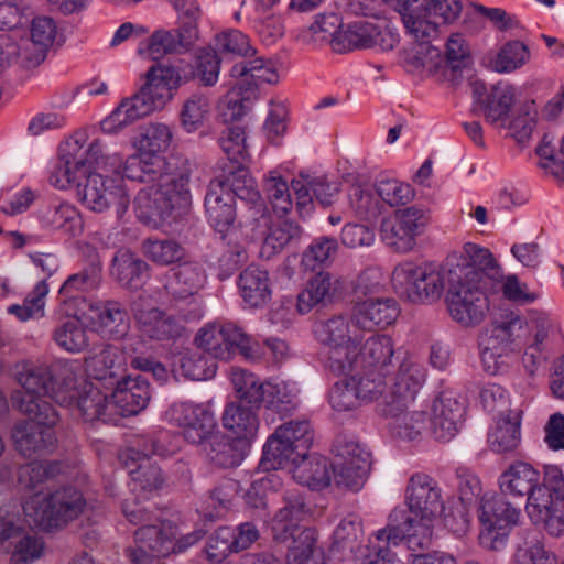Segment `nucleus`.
<instances>
[{"label":"nucleus","instance_id":"1","mask_svg":"<svg viewBox=\"0 0 564 564\" xmlns=\"http://www.w3.org/2000/svg\"><path fill=\"white\" fill-rule=\"evenodd\" d=\"M425 380L424 368L411 361H403L394 382L383 400L377 405L378 413L388 420L391 434L402 441H415L426 425L424 411H409Z\"/></svg>","mask_w":564,"mask_h":564},{"label":"nucleus","instance_id":"2","mask_svg":"<svg viewBox=\"0 0 564 564\" xmlns=\"http://www.w3.org/2000/svg\"><path fill=\"white\" fill-rule=\"evenodd\" d=\"M144 83L131 97L123 98L100 122L105 133H117L126 127L161 110L173 99L176 72L170 66H151L143 75Z\"/></svg>","mask_w":564,"mask_h":564},{"label":"nucleus","instance_id":"3","mask_svg":"<svg viewBox=\"0 0 564 564\" xmlns=\"http://www.w3.org/2000/svg\"><path fill=\"white\" fill-rule=\"evenodd\" d=\"M19 411L28 420L18 421L12 429L15 449L23 457L43 456L54 451L57 438L54 426L59 422V414L52 403L39 400L21 399Z\"/></svg>","mask_w":564,"mask_h":564},{"label":"nucleus","instance_id":"4","mask_svg":"<svg viewBox=\"0 0 564 564\" xmlns=\"http://www.w3.org/2000/svg\"><path fill=\"white\" fill-rule=\"evenodd\" d=\"M529 323L518 313L509 312L495 319L478 336L484 370L496 375L502 358L520 349L529 337Z\"/></svg>","mask_w":564,"mask_h":564},{"label":"nucleus","instance_id":"5","mask_svg":"<svg viewBox=\"0 0 564 564\" xmlns=\"http://www.w3.org/2000/svg\"><path fill=\"white\" fill-rule=\"evenodd\" d=\"M451 259L443 265L434 262L416 263L405 260L392 271L391 282L394 291L412 303L438 300L448 286Z\"/></svg>","mask_w":564,"mask_h":564},{"label":"nucleus","instance_id":"6","mask_svg":"<svg viewBox=\"0 0 564 564\" xmlns=\"http://www.w3.org/2000/svg\"><path fill=\"white\" fill-rule=\"evenodd\" d=\"M54 402L61 406L76 410L87 422L102 421L115 423L110 394L101 390L98 383L77 380L69 368H64L58 390H54Z\"/></svg>","mask_w":564,"mask_h":564},{"label":"nucleus","instance_id":"7","mask_svg":"<svg viewBox=\"0 0 564 564\" xmlns=\"http://www.w3.org/2000/svg\"><path fill=\"white\" fill-rule=\"evenodd\" d=\"M87 508L84 494L74 486H63L41 500L32 499L23 505L25 517L45 531L62 529L77 519Z\"/></svg>","mask_w":564,"mask_h":564},{"label":"nucleus","instance_id":"8","mask_svg":"<svg viewBox=\"0 0 564 564\" xmlns=\"http://www.w3.org/2000/svg\"><path fill=\"white\" fill-rule=\"evenodd\" d=\"M462 2H391L405 33L414 41H433L441 22L454 21L462 11Z\"/></svg>","mask_w":564,"mask_h":564},{"label":"nucleus","instance_id":"9","mask_svg":"<svg viewBox=\"0 0 564 564\" xmlns=\"http://www.w3.org/2000/svg\"><path fill=\"white\" fill-rule=\"evenodd\" d=\"M313 443V431L307 420H291L280 425L263 446L260 466L276 470L289 462L305 456Z\"/></svg>","mask_w":564,"mask_h":564},{"label":"nucleus","instance_id":"10","mask_svg":"<svg viewBox=\"0 0 564 564\" xmlns=\"http://www.w3.org/2000/svg\"><path fill=\"white\" fill-rule=\"evenodd\" d=\"M480 523L479 542L489 550L501 549L521 518V509L513 506L505 495L486 492L477 508Z\"/></svg>","mask_w":564,"mask_h":564},{"label":"nucleus","instance_id":"11","mask_svg":"<svg viewBox=\"0 0 564 564\" xmlns=\"http://www.w3.org/2000/svg\"><path fill=\"white\" fill-rule=\"evenodd\" d=\"M176 171L160 178L155 187L142 189L134 198L140 223L166 234H173L176 223Z\"/></svg>","mask_w":564,"mask_h":564},{"label":"nucleus","instance_id":"12","mask_svg":"<svg viewBox=\"0 0 564 564\" xmlns=\"http://www.w3.org/2000/svg\"><path fill=\"white\" fill-rule=\"evenodd\" d=\"M198 349L215 359L229 360L239 352L247 360H258L261 349L258 343L234 323H212L200 328L195 337Z\"/></svg>","mask_w":564,"mask_h":564},{"label":"nucleus","instance_id":"13","mask_svg":"<svg viewBox=\"0 0 564 564\" xmlns=\"http://www.w3.org/2000/svg\"><path fill=\"white\" fill-rule=\"evenodd\" d=\"M498 290L448 278L446 304L451 317L463 327L479 325L489 312V294Z\"/></svg>","mask_w":564,"mask_h":564},{"label":"nucleus","instance_id":"14","mask_svg":"<svg viewBox=\"0 0 564 564\" xmlns=\"http://www.w3.org/2000/svg\"><path fill=\"white\" fill-rule=\"evenodd\" d=\"M85 182H76L83 204L95 213L115 209L117 218H122L130 205V196L120 175L106 176L89 172L83 176Z\"/></svg>","mask_w":564,"mask_h":564},{"label":"nucleus","instance_id":"15","mask_svg":"<svg viewBox=\"0 0 564 564\" xmlns=\"http://www.w3.org/2000/svg\"><path fill=\"white\" fill-rule=\"evenodd\" d=\"M335 460L330 465L337 487L358 491L370 470L371 455L355 438L339 435L334 444Z\"/></svg>","mask_w":564,"mask_h":564},{"label":"nucleus","instance_id":"16","mask_svg":"<svg viewBox=\"0 0 564 564\" xmlns=\"http://www.w3.org/2000/svg\"><path fill=\"white\" fill-rule=\"evenodd\" d=\"M448 278L499 289L502 269L489 249L468 242L464 246L460 260H451Z\"/></svg>","mask_w":564,"mask_h":564},{"label":"nucleus","instance_id":"17","mask_svg":"<svg viewBox=\"0 0 564 564\" xmlns=\"http://www.w3.org/2000/svg\"><path fill=\"white\" fill-rule=\"evenodd\" d=\"M210 183H221L223 192L231 194L232 200L239 198L249 205V215L246 217V223L252 218L258 226L265 227L269 224L268 212L261 199L257 183L248 169L241 163L227 164L221 174L213 178Z\"/></svg>","mask_w":564,"mask_h":564},{"label":"nucleus","instance_id":"18","mask_svg":"<svg viewBox=\"0 0 564 564\" xmlns=\"http://www.w3.org/2000/svg\"><path fill=\"white\" fill-rule=\"evenodd\" d=\"M134 546L126 550L132 564H160V557L176 551L175 527L167 520L160 525L140 527L134 532Z\"/></svg>","mask_w":564,"mask_h":564},{"label":"nucleus","instance_id":"19","mask_svg":"<svg viewBox=\"0 0 564 564\" xmlns=\"http://www.w3.org/2000/svg\"><path fill=\"white\" fill-rule=\"evenodd\" d=\"M436 519H421L413 514L403 517V511L394 510L389 523L375 533L376 541L398 545L404 542L409 550L419 551L432 544L434 522Z\"/></svg>","mask_w":564,"mask_h":564},{"label":"nucleus","instance_id":"20","mask_svg":"<svg viewBox=\"0 0 564 564\" xmlns=\"http://www.w3.org/2000/svg\"><path fill=\"white\" fill-rule=\"evenodd\" d=\"M400 42V35L395 29L384 28L357 20L349 22L347 26L332 41V48L337 53H346L354 50L378 47L381 51H391Z\"/></svg>","mask_w":564,"mask_h":564},{"label":"nucleus","instance_id":"21","mask_svg":"<svg viewBox=\"0 0 564 564\" xmlns=\"http://www.w3.org/2000/svg\"><path fill=\"white\" fill-rule=\"evenodd\" d=\"M85 142V134L76 133L59 147V155L64 161L59 171H63L64 178L56 177L53 182L62 189L91 172V166L98 164L101 158L102 147L98 140H94L86 149Z\"/></svg>","mask_w":564,"mask_h":564},{"label":"nucleus","instance_id":"22","mask_svg":"<svg viewBox=\"0 0 564 564\" xmlns=\"http://www.w3.org/2000/svg\"><path fill=\"white\" fill-rule=\"evenodd\" d=\"M405 502L409 512L429 521L443 514L445 502L438 482L427 474L416 473L408 481Z\"/></svg>","mask_w":564,"mask_h":564},{"label":"nucleus","instance_id":"23","mask_svg":"<svg viewBox=\"0 0 564 564\" xmlns=\"http://www.w3.org/2000/svg\"><path fill=\"white\" fill-rule=\"evenodd\" d=\"M55 377L54 370L47 365L24 362L17 372V380L24 392L14 391L12 393L13 405L19 410L21 399L39 400L43 403H51L50 400L54 401V390H58L61 384L56 382Z\"/></svg>","mask_w":564,"mask_h":564},{"label":"nucleus","instance_id":"24","mask_svg":"<svg viewBox=\"0 0 564 564\" xmlns=\"http://www.w3.org/2000/svg\"><path fill=\"white\" fill-rule=\"evenodd\" d=\"M204 281L202 265L178 256V316L186 322L199 321L203 316L200 303L195 295Z\"/></svg>","mask_w":564,"mask_h":564},{"label":"nucleus","instance_id":"25","mask_svg":"<svg viewBox=\"0 0 564 564\" xmlns=\"http://www.w3.org/2000/svg\"><path fill=\"white\" fill-rule=\"evenodd\" d=\"M116 384L110 393L115 423L119 417L137 415L148 406L151 392L149 380L143 375L127 376Z\"/></svg>","mask_w":564,"mask_h":564},{"label":"nucleus","instance_id":"26","mask_svg":"<svg viewBox=\"0 0 564 564\" xmlns=\"http://www.w3.org/2000/svg\"><path fill=\"white\" fill-rule=\"evenodd\" d=\"M283 216L276 214V219L273 220L268 214L269 224L265 227L258 226L252 218L246 223L247 226L251 227L254 238L263 237L260 256L264 259H271L285 247L299 241L301 238V227L295 221Z\"/></svg>","mask_w":564,"mask_h":564},{"label":"nucleus","instance_id":"27","mask_svg":"<svg viewBox=\"0 0 564 564\" xmlns=\"http://www.w3.org/2000/svg\"><path fill=\"white\" fill-rule=\"evenodd\" d=\"M57 39V25L50 17H36L30 28V40L19 46V63L24 68L37 67Z\"/></svg>","mask_w":564,"mask_h":564},{"label":"nucleus","instance_id":"28","mask_svg":"<svg viewBox=\"0 0 564 564\" xmlns=\"http://www.w3.org/2000/svg\"><path fill=\"white\" fill-rule=\"evenodd\" d=\"M465 405L453 392H442L432 406V433L436 440L451 441L459 431Z\"/></svg>","mask_w":564,"mask_h":564},{"label":"nucleus","instance_id":"29","mask_svg":"<svg viewBox=\"0 0 564 564\" xmlns=\"http://www.w3.org/2000/svg\"><path fill=\"white\" fill-rule=\"evenodd\" d=\"M400 315L398 302L392 297H369L354 306L351 323L354 326L371 332L376 327L384 328L393 324Z\"/></svg>","mask_w":564,"mask_h":564},{"label":"nucleus","instance_id":"30","mask_svg":"<svg viewBox=\"0 0 564 564\" xmlns=\"http://www.w3.org/2000/svg\"><path fill=\"white\" fill-rule=\"evenodd\" d=\"M284 506L272 520L274 541L285 543L300 530L299 523L310 516L303 496L297 490H286L283 495Z\"/></svg>","mask_w":564,"mask_h":564},{"label":"nucleus","instance_id":"31","mask_svg":"<svg viewBox=\"0 0 564 564\" xmlns=\"http://www.w3.org/2000/svg\"><path fill=\"white\" fill-rule=\"evenodd\" d=\"M260 408L258 404L236 401L228 403L221 416L224 429L240 443L249 445L258 434Z\"/></svg>","mask_w":564,"mask_h":564},{"label":"nucleus","instance_id":"32","mask_svg":"<svg viewBox=\"0 0 564 564\" xmlns=\"http://www.w3.org/2000/svg\"><path fill=\"white\" fill-rule=\"evenodd\" d=\"M220 58L213 50L199 48L178 58V84L198 78L204 86H214L219 76Z\"/></svg>","mask_w":564,"mask_h":564},{"label":"nucleus","instance_id":"33","mask_svg":"<svg viewBox=\"0 0 564 564\" xmlns=\"http://www.w3.org/2000/svg\"><path fill=\"white\" fill-rule=\"evenodd\" d=\"M217 427L212 412L202 405L182 403L178 409V434L191 444H203Z\"/></svg>","mask_w":564,"mask_h":564},{"label":"nucleus","instance_id":"34","mask_svg":"<svg viewBox=\"0 0 564 564\" xmlns=\"http://www.w3.org/2000/svg\"><path fill=\"white\" fill-rule=\"evenodd\" d=\"M110 274L122 288L138 291L150 278L149 264L130 250H119L112 259Z\"/></svg>","mask_w":564,"mask_h":564},{"label":"nucleus","instance_id":"35","mask_svg":"<svg viewBox=\"0 0 564 564\" xmlns=\"http://www.w3.org/2000/svg\"><path fill=\"white\" fill-rule=\"evenodd\" d=\"M338 289L339 281L329 272L323 270L317 272L297 294V312L300 314H307L314 307L332 302Z\"/></svg>","mask_w":564,"mask_h":564},{"label":"nucleus","instance_id":"36","mask_svg":"<svg viewBox=\"0 0 564 564\" xmlns=\"http://www.w3.org/2000/svg\"><path fill=\"white\" fill-rule=\"evenodd\" d=\"M176 171V164L169 161L165 156L150 158L141 152L127 158L123 165V175L132 181L150 182L164 178L167 174Z\"/></svg>","mask_w":564,"mask_h":564},{"label":"nucleus","instance_id":"37","mask_svg":"<svg viewBox=\"0 0 564 564\" xmlns=\"http://www.w3.org/2000/svg\"><path fill=\"white\" fill-rule=\"evenodd\" d=\"M219 184L209 183L205 207L209 224L224 236L232 227L237 213L231 194L223 192Z\"/></svg>","mask_w":564,"mask_h":564},{"label":"nucleus","instance_id":"38","mask_svg":"<svg viewBox=\"0 0 564 564\" xmlns=\"http://www.w3.org/2000/svg\"><path fill=\"white\" fill-rule=\"evenodd\" d=\"M133 316L141 327V330L150 338L163 340L173 336L175 323L172 317L165 316L164 312L147 303V300L139 296L132 302Z\"/></svg>","mask_w":564,"mask_h":564},{"label":"nucleus","instance_id":"39","mask_svg":"<svg viewBox=\"0 0 564 564\" xmlns=\"http://www.w3.org/2000/svg\"><path fill=\"white\" fill-rule=\"evenodd\" d=\"M202 445L209 462L223 468H231L240 465L245 458L246 449L249 446L221 432L214 433Z\"/></svg>","mask_w":564,"mask_h":564},{"label":"nucleus","instance_id":"40","mask_svg":"<svg viewBox=\"0 0 564 564\" xmlns=\"http://www.w3.org/2000/svg\"><path fill=\"white\" fill-rule=\"evenodd\" d=\"M540 473L530 464L517 462L512 464L499 478V487L502 495L527 498V506L530 505L532 492L538 489Z\"/></svg>","mask_w":564,"mask_h":564},{"label":"nucleus","instance_id":"41","mask_svg":"<svg viewBox=\"0 0 564 564\" xmlns=\"http://www.w3.org/2000/svg\"><path fill=\"white\" fill-rule=\"evenodd\" d=\"M238 288L245 304L251 308L263 307L271 299L269 273L259 267H247L239 274Z\"/></svg>","mask_w":564,"mask_h":564},{"label":"nucleus","instance_id":"42","mask_svg":"<svg viewBox=\"0 0 564 564\" xmlns=\"http://www.w3.org/2000/svg\"><path fill=\"white\" fill-rule=\"evenodd\" d=\"M525 508L531 522L542 527L549 535L560 538L564 534V501L549 503L545 496L538 494Z\"/></svg>","mask_w":564,"mask_h":564},{"label":"nucleus","instance_id":"43","mask_svg":"<svg viewBox=\"0 0 564 564\" xmlns=\"http://www.w3.org/2000/svg\"><path fill=\"white\" fill-rule=\"evenodd\" d=\"M89 307L94 313L90 318L98 324L105 336L120 339L128 333L129 317L119 302H97L90 304Z\"/></svg>","mask_w":564,"mask_h":564},{"label":"nucleus","instance_id":"44","mask_svg":"<svg viewBox=\"0 0 564 564\" xmlns=\"http://www.w3.org/2000/svg\"><path fill=\"white\" fill-rule=\"evenodd\" d=\"M230 76L239 84L254 86L256 96H258L259 86L261 84H274L279 79L272 61L264 59L263 57L235 64L230 69ZM243 86L246 87V85Z\"/></svg>","mask_w":564,"mask_h":564},{"label":"nucleus","instance_id":"45","mask_svg":"<svg viewBox=\"0 0 564 564\" xmlns=\"http://www.w3.org/2000/svg\"><path fill=\"white\" fill-rule=\"evenodd\" d=\"M88 263L77 273L67 278L59 289L65 296H73L76 292H89L97 289L101 281V261L91 246L86 247Z\"/></svg>","mask_w":564,"mask_h":564},{"label":"nucleus","instance_id":"46","mask_svg":"<svg viewBox=\"0 0 564 564\" xmlns=\"http://www.w3.org/2000/svg\"><path fill=\"white\" fill-rule=\"evenodd\" d=\"M513 102V86L506 82H498L491 86L485 100H481V109L486 120L491 124L505 127Z\"/></svg>","mask_w":564,"mask_h":564},{"label":"nucleus","instance_id":"47","mask_svg":"<svg viewBox=\"0 0 564 564\" xmlns=\"http://www.w3.org/2000/svg\"><path fill=\"white\" fill-rule=\"evenodd\" d=\"M293 478L304 486L321 489L327 487L332 481L329 465L325 457L318 455L300 457L296 462H290Z\"/></svg>","mask_w":564,"mask_h":564},{"label":"nucleus","instance_id":"48","mask_svg":"<svg viewBox=\"0 0 564 564\" xmlns=\"http://www.w3.org/2000/svg\"><path fill=\"white\" fill-rule=\"evenodd\" d=\"M362 369L389 372L394 356L392 338L387 335L370 336L360 348Z\"/></svg>","mask_w":564,"mask_h":564},{"label":"nucleus","instance_id":"49","mask_svg":"<svg viewBox=\"0 0 564 564\" xmlns=\"http://www.w3.org/2000/svg\"><path fill=\"white\" fill-rule=\"evenodd\" d=\"M361 339L327 348L325 366L337 375L348 377L362 369L360 355Z\"/></svg>","mask_w":564,"mask_h":564},{"label":"nucleus","instance_id":"50","mask_svg":"<svg viewBox=\"0 0 564 564\" xmlns=\"http://www.w3.org/2000/svg\"><path fill=\"white\" fill-rule=\"evenodd\" d=\"M235 83L232 89L225 96L219 105V116L224 122L239 120L250 109L258 96L254 95V86H243Z\"/></svg>","mask_w":564,"mask_h":564},{"label":"nucleus","instance_id":"51","mask_svg":"<svg viewBox=\"0 0 564 564\" xmlns=\"http://www.w3.org/2000/svg\"><path fill=\"white\" fill-rule=\"evenodd\" d=\"M172 140V132L163 123H150L142 127L132 143L138 152L150 158L160 156L159 153L167 149Z\"/></svg>","mask_w":564,"mask_h":564},{"label":"nucleus","instance_id":"52","mask_svg":"<svg viewBox=\"0 0 564 564\" xmlns=\"http://www.w3.org/2000/svg\"><path fill=\"white\" fill-rule=\"evenodd\" d=\"M521 440L520 421L518 414L513 417H500L496 426L488 434L489 447L496 453L514 451Z\"/></svg>","mask_w":564,"mask_h":564},{"label":"nucleus","instance_id":"53","mask_svg":"<svg viewBox=\"0 0 564 564\" xmlns=\"http://www.w3.org/2000/svg\"><path fill=\"white\" fill-rule=\"evenodd\" d=\"M176 52V40L172 32L165 30H158L152 35L141 42L138 46L137 53L140 56L150 58L154 62L152 66L158 64L163 66H170L175 72L176 68L170 61L167 63L162 62L166 55H172Z\"/></svg>","mask_w":564,"mask_h":564},{"label":"nucleus","instance_id":"54","mask_svg":"<svg viewBox=\"0 0 564 564\" xmlns=\"http://www.w3.org/2000/svg\"><path fill=\"white\" fill-rule=\"evenodd\" d=\"M338 242L332 237H318L304 250L301 265L306 271H316L329 265L336 257Z\"/></svg>","mask_w":564,"mask_h":564},{"label":"nucleus","instance_id":"55","mask_svg":"<svg viewBox=\"0 0 564 564\" xmlns=\"http://www.w3.org/2000/svg\"><path fill=\"white\" fill-rule=\"evenodd\" d=\"M191 164L188 161L184 163V172L178 174V234L181 231H192L196 228L198 218L195 216L192 200V188L195 186L191 181Z\"/></svg>","mask_w":564,"mask_h":564},{"label":"nucleus","instance_id":"56","mask_svg":"<svg viewBox=\"0 0 564 564\" xmlns=\"http://www.w3.org/2000/svg\"><path fill=\"white\" fill-rule=\"evenodd\" d=\"M349 207L354 215L366 221L376 220L383 210V203L379 199L377 192L352 186L348 194Z\"/></svg>","mask_w":564,"mask_h":564},{"label":"nucleus","instance_id":"57","mask_svg":"<svg viewBox=\"0 0 564 564\" xmlns=\"http://www.w3.org/2000/svg\"><path fill=\"white\" fill-rule=\"evenodd\" d=\"M118 358L119 354L116 347L111 345L102 346L98 352L87 357L85 360L88 377L97 382L113 380L117 376Z\"/></svg>","mask_w":564,"mask_h":564},{"label":"nucleus","instance_id":"58","mask_svg":"<svg viewBox=\"0 0 564 564\" xmlns=\"http://www.w3.org/2000/svg\"><path fill=\"white\" fill-rule=\"evenodd\" d=\"M315 334L321 344L327 348L361 339L351 335L349 322L344 316H333L315 326Z\"/></svg>","mask_w":564,"mask_h":564},{"label":"nucleus","instance_id":"59","mask_svg":"<svg viewBox=\"0 0 564 564\" xmlns=\"http://www.w3.org/2000/svg\"><path fill=\"white\" fill-rule=\"evenodd\" d=\"M391 216L415 247L417 238L425 232L431 221L429 210L416 205L397 209Z\"/></svg>","mask_w":564,"mask_h":564},{"label":"nucleus","instance_id":"60","mask_svg":"<svg viewBox=\"0 0 564 564\" xmlns=\"http://www.w3.org/2000/svg\"><path fill=\"white\" fill-rule=\"evenodd\" d=\"M288 549L286 564H308L317 550L318 533L314 528H303L291 536Z\"/></svg>","mask_w":564,"mask_h":564},{"label":"nucleus","instance_id":"61","mask_svg":"<svg viewBox=\"0 0 564 564\" xmlns=\"http://www.w3.org/2000/svg\"><path fill=\"white\" fill-rule=\"evenodd\" d=\"M530 58L528 45L519 40H511L499 50L494 61V69L498 73H512L528 64Z\"/></svg>","mask_w":564,"mask_h":564},{"label":"nucleus","instance_id":"62","mask_svg":"<svg viewBox=\"0 0 564 564\" xmlns=\"http://www.w3.org/2000/svg\"><path fill=\"white\" fill-rule=\"evenodd\" d=\"M231 383L237 393V401L261 405L264 397L263 384L253 373L245 369L231 371Z\"/></svg>","mask_w":564,"mask_h":564},{"label":"nucleus","instance_id":"63","mask_svg":"<svg viewBox=\"0 0 564 564\" xmlns=\"http://www.w3.org/2000/svg\"><path fill=\"white\" fill-rule=\"evenodd\" d=\"M181 369L183 376L189 380H207L216 373V362L210 361L198 348L185 349L181 352Z\"/></svg>","mask_w":564,"mask_h":564},{"label":"nucleus","instance_id":"64","mask_svg":"<svg viewBox=\"0 0 564 564\" xmlns=\"http://www.w3.org/2000/svg\"><path fill=\"white\" fill-rule=\"evenodd\" d=\"M536 154L540 158L539 166L545 173L558 181H564V137L561 140L560 149L556 150L553 145V138L545 134L536 148Z\"/></svg>","mask_w":564,"mask_h":564}]
</instances>
